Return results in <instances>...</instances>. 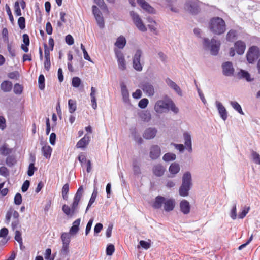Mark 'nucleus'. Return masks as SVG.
<instances>
[{
	"instance_id": "obj_1",
	"label": "nucleus",
	"mask_w": 260,
	"mask_h": 260,
	"mask_svg": "<svg viewBox=\"0 0 260 260\" xmlns=\"http://www.w3.org/2000/svg\"><path fill=\"white\" fill-rule=\"evenodd\" d=\"M209 28L213 34L220 35L225 31V22L219 17H213L209 21Z\"/></svg>"
},
{
	"instance_id": "obj_2",
	"label": "nucleus",
	"mask_w": 260,
	"mask_h": 260,
	"mask_svg": "<svg viewBox=\"0 0 260 260\" xmlns=\"http://www.w3.org/2000/svg\"><path fill=\"white\" fill-rule=\"evenodd\" d=\"M192 185L191 173L189 171L185 172L182 176V182L179 189V194L181 197H186Z\"/></svg>"
},
{
	"instance_id": "obj_3",
	"label": "nucleus",
	"mask_w": 260,
	"mask_h": 260,
	"mask_svg": "<svg viewBox=\"0 0 260 260\" xmlns=\"http://www.w3.org/2000/svg\"><path fill=\"white\" fill-rule=\"evenodd\" d=\"M203 45L206 50H210V53L212 55L215 56L219 52L220 42L214 38L210 40L208 38H205L203 40Z\"/></svg>"
},
{
	"instance_id": "obj_4",
	"label": "nucleus",
	"mask_w": 260,
	"mask_h": 260,
	"mask_svg": "<svg viewBox=\"0 0 260 260\" xmlns=\"http://www.w3.org/2000/svg\"><path fill=\"white\" fill-rule=\"evenodd\" d=\"M79 202L80 201L73 199V202L71 207L66 204L62 206V211L68 217H72L75 214L79 212L78 205Z\"/></svg>"
},
{
	"instance_id": "obj_5",
	"label": "nucleus",
	"mask_w": 260,
	"mask_h": 260,
	"mask_svg": "<svg viewBox=\"0 0 260 260\" xmlns=\"http://www.w3.org/2000/svg\"><path fill=\"white\" fill-rule=\"evenodd\" d=\"M260 56V50L258 47H250L246 54V59L248 63L253 64Z\"/></svg>"
},
{
	"instance_id": "obj_6",
	"label": "nucleus",
	"mask_w": 260,
	"mask_h": 260,
	"mask_svg": "<svg viewBox=\"0 0 260 260\" xmlns=\"http://www.w3.org/2000/svg\"><path fill=\"white\" fill-rule=\"evenodd\" d=\"M184 9L191 14L196 15L200 11L199 2L198 0H188L184 5Z\"/></svg>"
},
{
	"instance_id": "obj_7",
	"label": "nucleus",
	"mask_w": 260,
	"mask_h": 260,
	"mask_svg": "<svg viewBox=\"0 0 260 260\" xmlns=\"http://www.w3.org/2000/svg\"><path fill=\"white\" fill-rule=\"evenodd\" d=\"M130 16L137 28L142 32H145L147 29L138 13L134 11L130 12Z\"/></svg>"
},
{
	"instance_id": "obj_8",
	"label": "nucleus",
	"mask_w": 260,
	"mask_h": 260,
	"mask_svg": "<svg viewBox=\"0 0 260 260\" xmlns=\"http://www.w3.org/2000/svg\"><path fill=\"white\" fill-rule=\"evenodd\" d=\"M140 87L147 96L151 97L154 95V88L151 82L143 81L141 83Z\"/></svg>"
},
{
	"instance_id": "obj_9",
	"label": "nucleus",
	"mask_w": 260,
	"mask_h": 260,
	"mask_svg": "<svg viewBox=\"0 0 260 260\" xmlns=\"http://www.w3.org/2000/svg\"><path fill=\"white\" fill-rule=\"evenodd\" d=\"M142 54V51L140 49L136 50L134 56L133 58V66L135 70L137 71L142 70V66L140 63V58Z\"/></svg>"
},
{
	"instance_id": "obj_10",
	"label": "nucleus",
	"mask_w": 260,
	"mask_h": 260,
	"mask_svg": "<svg viewBox=\"0 0 260 260\" xmlns=\"http://www.w3.org/2000/svg\"><path fill=\"white\" fill-rule=\"evenodd\" d=\"M222 74L225 76L231 77L234 75V68L233 63L230 61L223 62L221 65Z\"/></svg>"
},
{
	"instance_id": "obj_11",
	"label": "nucleus",
	"mask_w": 260,
	"mask_h": 260,
	"mask_svg": "<svg viewBox=\"0 0 260 260\" xmlns=\"http://www.w3.org/2000/svg\"><path fill=\"white\" fill-rule=\"evenodd\" d=\"M116 57L117 59L118 68L120 70L123 71L126 69L125 60L124 55L121 51L117 49H114Z\"/></svg>"
},
{
	"instance_id": "obj_12",
	"label": "nucleus",
	"mask_w": 260,
	"mask_h": 260,
	"mask_svg": "<svg viewBox=\"0 0 260 260\" xmlns=\"http://www.w3.org/2000/svg\"><path fill=\"white\" fill-rule=\"evenodd\" d=\"M92 9L93 14L99 26L101 28H104V21L101 12L95 5L92 6Z\"/></svg>"
},
{
	"instance_id": "obj_13",
	"label": "nucleus",
	"mask_w": 260,
	"mask_h": 260,
	"mask_svg": "<svg viewBox=\"0 0 260 260\" xmlns=\"http://www.w3.org/2000/svg\"><path fill=\"white\" fill-rule=\"evenodd\" d=\"M168 101H158L154 106V109L157 113H162L168 110Z\"/></svg>"
},
{
	"instance_id": "obj_14",
	"label": "nucleus",
	"mask_w": 260,
	"mask_h": 260,
	"mask_svg": "<svg viewBox=\"0 0 260 260\" xmlns=\"http://www.w3.org/2000/svg\"><path fill=\"white\" fill-rule=\"evenodd\" d=\"M161 154V149L157 145H153L150 148L149 156L151 159L155 160L158 159Z\"/></svg>"
},
{
	"instance_id": "obj_15",
	"label": "nucleus",
	"mask_w": 260,
	"mask_h": 260,
	"mask_svg": "<svg viewBox=\"0 0 260 260\" xmlns=\"http://www.w3.org/2000/svg\"><path fill=\"white\" fill-rule=\"evenodd\" d=\"M215 104L220 117L223 120L225 121L228 118V112L222 104L219 101H216Z\"/></svg>"
},
{
	"instance_id": "obj_16",
	"label": "nucleus",
	"mask_w": 260,
	"mask_h": 260,
	"mask_svg": "<svg viewBox=\"0 0 260 260\" xmlns=\"http://www.w3.org/2000/svg\"><path fill=\"white\" fill-rule=\"evenodd\" d=\"M157 133V130L154 127H149L146 128L143 134V137L147 140L153 139Z\"/></svg>"
},
{
	"instance_id": "obj_17",
	"label": "nucleus",
	"mask_w": 260,
	"mask_h": 260,
	"mask_svg": "<svg viewBox=\"0 0 260 260\" xmlns=\"http://www.w3.org/2000/svg\"><path fill=\"white\" fill-rule=\"evenodd\" d=\"M137 3L140 6V7L146 12L151 14L155 13V10L154 8L151 6L145 0H137Z\"/></svg>"
},
{
	"instance_id": "obj_18",
	"label": "nucleus",
	"mask_w": 260,
	"mask_h": 260,
	"mask_svg": "<svg viewBox=\"0 0 260 260\" xmlns=\"http://www.w3.org/2000/svg\"><path fill=\"white\" fill-rule=\"evenodd\" d=\"M234 47L237 53L241 55L245 52L246 44L243 41L239 40L234 43Z\"/></svg>"
},
{
	"instance_id": "obj_19",
	"label": "nucleus",
	"mask_w": 260,
	"mask_h": 260,
	"mask_svg": "<svg viewBox=\"0 0 260 260\" xmlns=\"http://www.w3.org/2000/svg\"><path fill=\"white\" fill-rule=\"evenodd\" d=\"M166 199V198L161 196L156 197L154 201L152 204V207L155 209H160L162 205H164Z\"/></svg>"
},
{
	"instance_id": "obj_20",
	"label": "nucleus",
	"mask_w": 260,
	"mask_h": 260,
	"mask_svg": "<svg viewBox=\"0 0 260 260\" xmlns=\"http://www.w3.org/2000/svg\"><path fill=\"white\" fill-rule=\"evenodd\" d=\"M167 84L172 89H173L179 96H182V92L180 87L178 86L176 83L173 81L171 79L167 78L166 79Z\"/></svg>"
},
{
	"instance_id": "obj_21",
	"label": "nucleus",
	"mask_w": 260,
	"mask_h": 260,
	"mask_svg": "<svg viewBox=\"0 0 260 260\" xmlns=\"http://www.w3.org/2000/svg\"><path fill=\"white\" fill-rule=\"evenodd\" d=\"M90 140V137L87 134H86L77 142L76 147L77 148H84L88 145Z\"/></svg>"
},
{
	"instance_id": "obj_22",
	"label": "nucleus",
	"mask_w": 260,
	"mask_h": 260,
	"mask_svg": "<svg viewBox=\"0 0 260 260\" xmlns=\"http://www.w3.org/2000/svg\"><path fill=\"white\" fill-rule=\"evenodd\" d=\"M175 206V201L174 199H166L164 208L166 212H170L172 211Z\"/></svg>"
},
{
	"instance_id": "obj_23",
	"label": "nucleus",
	"mask_w": 260,
	"mask_h": 260,
	"mask_svg": "<svg viewBox=\"0 0 260 260\" xmlns=\"http://www.w3.org/2000/svg\"><path fill=\"white\" fill-rule=\"evenodd\" d=\"M183 137L185 141L184 144L186 146V149L188 152H191L192 149L191 135L188 132H185L183 134Z\"/></svg>"
},
{
	"instance_id": "obj_24",
	"label": "nucleus",
	"mask_w": 260,
	"mask_h": 260,
	"mask_svg": "<svg viewBox=\"0 0 260 260\" xmlns=\"http://www.w3.org/2000/svg\"><path fill=\"white\" fill-rule=\"evenodd\" d=\"M180 208L181 211L184 214H188L190 212V210L189 203L185 200L181 201L180 203Z\"/></svg>"
},
{
	"instance_id": "obj_25",
	"label": "nucleus",
	"mask_w": 260,
	"mask_h": 260,
	"mask_svg": "<svg viewBox=\"0 0 260 260\" xmlns=\"http://www.w3.org/2000/svg\"><path fill=\"white\" fill-rule=\"evenodd\" d=\"M152 171L155 176L157 177H161L165 173V168L162 165L157 164L153 166Z\"/></svg>"
},
{
	"instance_id": "obj_26",
	"label": "nucleus",
	"mask_w": 260,
	"mask_h": 260,
	"mask_svg": "<svg viewBox=\"0 0 260 260\" xmlns=\"http://www.w3.org/2000/svg\"><path fill=\"white\" fill-rule=\"evenodd\" d=\"M1 89L5 92H9L11 91L13 88L12 82L6 80L2 82L1 84Z\"/></svg>"
},
{
	"instance_id": "obj_27",
	"label": "nucleus",
	"mask_w": 260,
	"mask_h": 260,
	"mask_svg": "<svg viewBox=\"0 0 260 260\" xmlns=\"http://www.w3.org/2000/svg\"><path fill=\"white\" fill-rule=\"evenodd\" d=\"M98 193V188H97V187L94 186L93 191L92 192V193L91 194V196L90 197V199L89 200V201L87 206L86 207V209L85 210V213L87 212V211H88L89 208L91 207L92 204L94 203V202L96 200Z\"/></svg>"
},
{
	"instance_id": "obj_28",
	"label": "nucleus",
	"mask_w": 260,
	"mask_h": 260,
	"mask_svg": "<svg viewBox=\"0 0 260 260\" xmlns=\"http://www.w3.org/2000/svg\"><path fill=\"white\" fill-rule=\"evenodd\" d=\"M237 76L239 79H245L247 82L253 80V79L251 78L250 74L248 72L242 69L238 73Z\"/></svg>"
},
{
	"instance_id": "obj_29",
	"label": "nucleus",
	"mask_w": 260,
	"mask_h": 260,
	"mask_svg": "<svg viewBox=\"0 0 260 260\" xmlns=\"http://www.w3.org/2000/svg\"><path fill=\"white\" fill-rule=\"evenodd\" d=\"M81 219L78 218L75 220L73 223L72 226L70 228L69 232L72 235H76L79 230V225L80 223Z\"/></svg>"
},
{
	"instance_id": "obj_30",
	"label": "nucleus",
	"mask_w": 260,
	"mask_h": 260,
	"mask_svg": "<svg viewBox=\"0 0 260 260\" xmlns=\"http://www.w3.org/2000/svg\"><path fill=\"white\" fill-rule=\"evenodd\" d=\"M130 131L135 141H136L139 144H141L143 143V140L138 133L136 128H132L130 129Z\"/></svg>"
},
{
	"instance_id": "obj_31",
	"label": "nucleus",
	"mask_w": 260,
	"mask_h": 260,
	"mask_svg": "<svg viewBox=\"0 0 260 260\" xmlns=\"http://www.w3.org/2000/svg\"><path fill=\"white\" fill-rule=\"evenodd\" d=\"M126 41L125 37L123 36L118 37L114 45L119 49H123L125 46Z\"/></svg>"
},
{
	"instance_id": "obj_32",
	"label": "nucleus",
	"mask_w": 260,
	"mask_h": 260,
	"mask_svg": "<svg viewBox=\"0 0 260 260\" xmlns=\"http://www.w3.org/2000/svg\"><path fill=\"white\" fill-rule=\"evenodd\" d=\"M43 155L47 159H49L52 152V148L49 145H44L42 147Z\"/></svg>"
},
{
	"instance_id": "obj_33",
	"label": "nucleus",
	"mask_w": 260,
	"mask_h": 260,
	"mask_svg": "<svg viewBox=\"0 0 260 260\" xmlns=\"http://www.w3.org/2000/svg\"><path fill=\"white\" fill-rule=\"evenodd\" d=\"M72 235L70 233L63 232L61 235V239L62 242V244L69 245L70 241L71 236Z\"/></svg>"
},
{
	"instance_id": "obj_34",
	"label": "nucleus",
	"mask_w": 260,
	"mask_h": 260,
	"mask_svg": "<svg viewBox=\"0 0 260 260\" xmlns=\"http://www.w3.org/2000/svg\"><path fill=\"white\" fill-rule=\"evenodd\" d=\"M180 168L179 165L177 162H173L169 167V171L172 175H176L180 171Z\"/></svg>"
},
{
	"instance_id": "obj_35",
	"label": "nucleus",
	"mask_w": 260,
	"mask_h": 260,
	"mask_svg": "<svg viewBox=\"0 0 260 260\" xmlns=\"http://www.w3.org/2000/svg\"><path fill=\"white\" fill-rule=\"evenodd\" d=\"M121 90L123 101L126 102L128 100L129 92L126 85L123 83L121 84Z\"/></svg>"
},
{
	"instance_id": "obj_36",
	"label": "nucleus",
	"mask_w": 260,
	"mask_h": 260,
	"mask_svg": "<svg viewBox=\"0 0 260 260\" xmlns=\"http://www.w3.org/2000/svg\"><path fill=\"white\" fill-rule=\"evenodd\" d=\"M132 167L135 175H139L141 173L140 164L137 159H134L133 160Z\"/></svg>"
},
{
	"instance_id": "obj_37",
	"label": "nucleus",
	"mask_w": 260,
	"mask_h": 260,
	"mask_svg": "<svg viewBox=\"0 0 260 260\" xmlns=\"http://www.w3.org/2000/svg\"><path fill=\"white\" fill-rule=\"evenodd\" d=\"M35 161V157H33L32 158V162H31L28 166V169L27 171V175L29 176H32L34 174L35 171L37 170V168L35 167L34 162Z\"/></svg>"
},
{
	"instance_id": "obj_38",
	"label": "nucleus",
	"mask_w": 260,
	"mask_h": 260,
	"mask_svg": "<svg viewBox=\"0 0 260 260\" xmlns=\"http://www.w3.org/2000/svg\"><path fill=\"white\" fill-rule=\"evenodd\" d=\"M231 106L239 113L241 115H244V113L243 112L242 109L240 105L236 101H231Z\"/></svg>"
},
{
	"instance_id": "obj_39",
	"label": "nucleus",
	"mask_w": 260,
	"mask_h": 260,
	"mask_svg": "<svg viewBox=\"0 0 260 260\" xmlns=\"http://www.w3.org/2000/svg\"><path fill=\"white\" fill-rule=\"evenodd\" d=\"M237 31L234 29H231L226 35V39L228 41L233 42L237 37Z\"/></svg>"
},
{
	"instance_id": "obj_40",
	"label": "nucleus",
	"mask_w": 260,
	"mask_h": 260,
	"mask_svg": "<svg viewBox=\"0 0 260 260\" xmlns=\"http://www.w3.org/2000/svg\"><path fill=\"white\" fill-rule=\"evenodd\" d=\"M176 155L173 153H167L164 154L162 159L165 161L168 162L174 160L176 159Z\"/></svg>"
},
{
	"instance_id": "obj_41",
	"label": "nucleus",
	"mask_w": 260,
	"mask_h": 260,
	"mask_svg": "<svg viewBox=\"0 0 260 260\" xmlns=\"http://www.w3.org/2000/svg\"><path fill=\"white\" fill-rule=\"evenodd\" d=\"M69 111L70 113H74L76 110V101L69 99L68 100Z\"/></svg>"
},
{
	"instance_id": "obj_42",
	"label": "nucleus",
	"mask_w": 260,
	"mask_h": 260,
	"mask_svg": "<svg viewBox=\"0 0 260 260\" xmlns=\"http://www.w3.org/2000/svg\"><path fill=\"white\" fill-rule=\"evenodd\" d=\"M69 190V183H66L62 187V195L63 199L67 201L68 199V192Z\"/></svg>"
},
{
	"instance_id": "obj_43",
	"label": "nucleus",
	"mask_w": 260,
	"mask_h": 260,
	"mask_svg": "<svg viewBox=\"0 0 260 260\" xmlns=\"http://www.w3.org/2000/svg\"><path fill=\"white\" fill-rule=\"evenodd\" d=\"M140 117L144 122H148L151 119V116L149 112H144L140 114Z\"/></svg>"
},
{
	"instance_id": "obj_44",
	"label": "nucleus",
	"mask_w": 260,
	"mask_h": 260,
	"mask_svg": "<svg viewBox=\"0 0 260 260\" xmlns=\"http://www.w3.org/2000/svg\"><path fill=\"white\" fill-rule=\"evenodd\" d=\"M83 193V186H80L78 189L74 197V199L80 201L81 197Z\"/></svg>"
},
{
	"instance_id": "obj_45",
	"label": "nucleus",
	"mask_w": 260,
	"mask_h": 260,
	"mask_svg": "<svg viewBox=\"0 0 260 260\" xmlns=\"http://www.w3.org/2000/svg\"><path fill=\"white\" fill-rule=\"evenodd\" d=\"M251 156L253 161L254 163L257 165H260V155L256 152L254 150L251 151Z\"/></svg>"
},
{
	"instance_id": "obj_46",
	"label": "nucleus",
	"mask_w": 260,
	"mask_h": 260,
	"mask_svg": "<svg viewBox=\"0 0 260 260\" xmlns=\"http://www.w3.org/2000/svg\"><path fill=\"white\" fill-rule=\"evenodd\" d=\"M169 109H170L175 114H177L179 111L178 108L176 106L174 103L171 100H169L168 110Z\"/></svg>"
},
{
	"instance_id": "obj_47",
	"label": "nucleus",
	"mask_w": 260,
	"mask_h": 260,
	"mask_svg": "<svg viewBox=\"0 0 260 260\" xmlns=\"http://www.w3.org/2000/svg\"><path fill=\"white\" fill-rule=\"evenodd\" d=\"M39 88L40 90H44L45 88V77L43 74L40 75L38 78Z\"/></svg>"
},
{
	"instance_id": "obj_48",
	"label": "nucleus",
	"mask_w": 260,
	"mask_h": 260,
	"mask_svg": "<svg viewBox=\"0 0 260 260\" xmlns=\"http://www.w3.org/2000/svg\"><path fill=\"white\" fill-rule=\"evenodd\" d=\"M13 47V43L12 42H8L7 44V49L11 55V57H14L16 56L15 50V49L12 48Z\"/></svg>"
},
{
	"instance_id": "obj_49",
	"label": "nucleus",
	"mask_w": 260,
	"mask_h": 260,
	"mask_svg": "<svg viewBox=\"0 0 260 260\" xmlns=\"http://www.w3.org/2000/svg\"><path fill=\"white\" fill-rule=\"evenodd\" d=\"M0 152L2 155L6 156L11 153V150L4 144L0 147Z\"/></svg>"
},
{
	"instance_id": "obj_50",
	"label": "nucleus",
	"mask_w": 260,
	"mask_h": 260,
	"mask_svg": "<svg viewBox=\"0 0 260 260\" xmlns=\"http://www.w3.org/2000/svg\"><path fill=\"white\" fill-rule=\"evenodd\" d=\"M23 87L19 83H16L14 86L13 91L16 94H20L22 92Z\"/></svg>"
},
{
	"instance_id": "obj_51",
	"label": "nucleus",
	"mask_w": 260,
	"mask_h": 260,
	"mask_svg": "<svg viewBox=\"0 0 260 260\" xmlns=\"http://www.w3.org/2000/svg\"><path fill=\"white\" fill-rule=\"evenodd\" d=\"M81 83V80L78 77H74L72 80V85L75 88L79 87Z\"/></svg>"
},
{
	"instance_id": "obj_52",
	"label": "nucleus",
	"mask_w": 260,
	"mask_h": 260,
	"mask_svg": "<svg viewBox=\"0 0 260 260\" xmlns=\"http://www.w3.org/2000/svg\"><path fill=\"white\" fill-rule=\"evenodd\" d=\"M69 245L62 244V248L60 250V254L62 255H68L69 254Z\"/></svg>"
},
{
	"instance_id": "obj_53",
	"label": "nucleus",
	"mask_w": 260,
	"mask_h": 260,
	"mask_svg": "<svg viewBox=\"0 0 260 260\" xmlns=\"http://www.w3.org/2000/svg\"><path fill=\"white\" fill-rule=\"evenodd\" d=\"M148 103L149 101L147 99L143 98L139 101L138 106L141 109H144L147 106Z\"/></svg>"
},
{
	"instance_id": "obj_54",
	"label": "nucleus",
	"mask_w": 260,
	"mask_h": 260,
	"mask_svg": "<svg viewBox=\"0 0 260 260\" xmlns=\"http://www.w3.org/2000/svg\"><path fill=\"white\" fill-rule=\"evenodd\" d=\"M106 251L107 255H112L115 251L114 246L112 244L108 245Z\"/></svg>"
},
{
	"instance_id": "obj_55",
	"label": "nucleus",
	"mask_w": 260,
	"mask_h": 260,
	"mask_svg": "<svg viewBox=\"0 0 260 260\" xmlns=\"http://www.w3.org/2000/svg\"><path fill=\"white\" fill-rule=\"evenodd\" d=\"M18 24L21 29H24L25 28V19L24 17H20L18 20Z\"/></svg>"
},
{
	"instance_id": "obj_56",
	"label": "nucleus",
	"mask_w": 260,
	"mask_h": 260,
	"mask_svg": "<svg viewBox=\"0 0 260 260\" xmlns=\"http://www.w3.org/2000/svg\"><path fill=\"white\" fill-rule=\"evenodd\" d=\"M5 7H6V10L7 13L8 15L9 16L10 21H11V23L12 24H13L14 20V18L12 15L11 9L8 4L6 5Z\"/></svg>"
},
{
	"instance_id": "obj_57",
	"label": "nucleus",
	"mask_w": 260,
	"mask_h": 260,
	"mask_svg": "<svg viewBox=\"0 0 260 260\" xmlns=\"http://www.w3.org/2000/svg\"><path fill=\"white\" fill-rule=\"evenodd\" d=\"M14 238L15 240L19 243V245H22V239L21 237V233L20 231H16Z\"/></svg>"
},
{
	"instance_id": "obj_58",
	"label": "nucleus",
	"mask_w": 260,
	"mask_h": 260,
	"mask_svg": "<svg viewBox=\"0 0 260 260\" xmlns=\"http://www.w3.org/2000/svg\"><path fill=\"white\" fill-rule=\"evenodd\" d=\"M6 162L9 167H12L16 163V160L13 157L9 156L7 157Z\"/></svg>"
},
{
	"instance_id": "obj_59",
	"label": "nucleus",
	"mask_w": 260,
	"mask_h": 260,
	"mask_svg": "<svg viewBox=\"0 0 260 260\" xmlns=\"http://www.w3.org/2000/svg\"><path fill=\"white\" fill-rule=\"evenodd\" d=\"M15 14L19 16L21 15V11L19 7V3L18 1L15 2L14 4Z\"/></svg>"
},
{
	"instance_id": "obj_60",
	"label": "nucleus",
	"mask_w": 260,
	"mask_h": 260,
	"mask_svg": "<svg viewBox=\"0 0 260 260\" xmlns=\"http://www.w3.org/2000/svg\"><path fill=\"white\" fill-rule=\"evenodd\" d=\"M0 175L4 177H7L9 175L8 169L4 166L0 167Z\"/></svg>"
},
{
	"instance_id": "obj_61",
	"label": "nucleus",
	"mask_w": 260,
	"mask_h": 260,
	"mask_svg": "<svg viewBox=\"0 0 260 260\" xmlns=\"http://www.w3.org/2000/svg\"><path fill=\"white\" fill-rule=\"evenodd\" d=\"M103 224L101 223H98L95 224L94 228V235H97L103 229Z\"/></svg>"
},
{
	"instance_id": "obj_62",
	"label": "nucleus",
	"mask_w": 260,
	"mask_h": 260,
	"mask_svg": "<svg viewBox=\"0 0 260 260\" xmlns=\"http://www.w3.org/2000/svg\"><path fill=\"white\" fill-rule=\"evenodd\" d=\"M230 217L233 219H235L237 217V209H236V204L235 203L233 206V208L230 212Z\"/></svg>"
},
{
	"instance_id": "obj_63",
	"label": "nucleus",
	"mask_w": 260,
	"mask_h": 260,
	"mask_svg": "<svg viewBox=\"0 0 260 260\" xmlns=\"http://www.w3.org/2000/svg\"><path fill=\"white\" fill-rule=\"evenodd\" d=\"M22 203V196L20 193H17L14 197V203L16 205H19Z\"/></svg>"
},
{
	"instance_id": "obj_64",
	"label": "nucleus",
	"mask_w": 260,
	"mask_h": 260,
	"mask_svg": "<svg viewBox=\"0 0 260 260\" xmlns=\"http://www.w3.org/2000/svg\"><path fill=\"white\" fill-rule=\"evenodd\" d=\"M93 222V218H91L88 222L85 229V235H87L91 229V226Z\"/></svg>"
}]
</instances>
